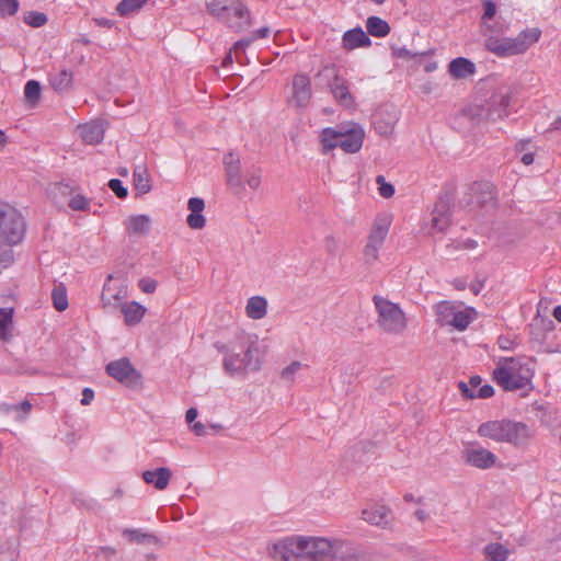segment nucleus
<instances>
[{
	"label": "nucleus",
	"instance_id": "nucleus-23",
	"mask_svg": "<svg viewBox=\"0 0 561 561\" xmlns=\"http://www.w3.org/2000/svg\"><path fill=\"white\" fill-rule=\"evenodd\" d=\"M390 221L387 217H378L370 230L367 243L381 248L388 234Z\"/></svg>",
	"mask_w": 561,
	"mask_h": 561
},
{
	"label": "nucleus",
	"instance_id": "nucleus-19",
	"mask_svg": "<svg viewBox=\"0 0 561 561\" xmlns=\"http://www.w3.org/2000/svg\"><path fill=\"white\" fill-rule=\"evenodd\" d=\"M172 477V471L167 467H160L154 470L142 472V479L147 484H152L157 490L167 489Z\"/></svg>",
	"mask_w": 561,
	"mask_h": 561
},
{
	"label": "nucleus",
	"instance_id": "nucleus-28",
	"mask_svg": "<svg viewBox=\"0 0 561 561\" xmlns=\"http://www.w3.org/2000/svg\"><path fill=\"white\" fill-rule=\"evenodd\" d=\"M247 316L253 320H260L267 313V300L261 296L251 297L245 307Z\"/></svg>",
	"mask_w": 561,
	"mask_h": 561
},
{
	"label": "nucleus",
	"instance_id": "nucleus-36",
	"mask_svg": "<svg viewBox=\"0 0 561 561\" xmlns=\"http://www.w3.org/2000/svg\"><path fill=\"white\" fill-rule=\"evenodd\" d=\"M458 388L461 391L462 396L468 399H488L494 394V389L491 385H483L479 387V390L476 392L470 390L468 383H466L465 381H459Z\"/></svg>",
	"mask_w": 561,
	"mask_h": 561
},
{
	"label": "nucleus",
	"instance_id": "nucleus-5",
	"mask_svg": "<svg viewBox=\"0 0 561 561\" xmlns=\"http://www.w3.org/2000/svg\"><path fill=\"white\" fill-rule=\"evenodd\" d=\"M378 312L377 323L387 333L401 334L407 329V318L398 304H394L379 295L373 297Z\"/></svg>",
	"mask_w": 561,
	"mask_h": 561
},
{
	"label": "nucleus",
	"instance_id": "nucleus-49",
	"mask_svg": "<svg viewBox=\"0 0 561 561\" xmlns=\"http://www.w3.org/2000/svg\"><path fill=\"white\" fill-rule=\"evenodd\" d=\"M19 10V0H0V15H14Z\"/></svg>",
	"mask_w": 561,
	"mask_h": 561
},
{
	"label": "nucleus",
	"instance_id": "nucleus-16",
	"mask_svg": "<svg viewBox=\"0 0 561 561\" xmlns=\"http://www.w3.org/2000/svg\"><path fill=\"white\" fill-rule=\"evenodd\" d=\"M541 32L533 27L520 32L516 37H510L511 48L514 55L525 53L533 44L539 41Z\"/></svg>",
	"mask_w": 561,
	"mask_h": 561
},
{
	"label": "nucleus",
	"instance_id": "nucleus-33",
	"mask_svg": "<svg viewBox=\"0 0 561 561\" xmlns=\"http://www.w3.org/2000/svg\"><path fill=\"white\" fill-rule=\"evenodd\" d=\"M51 88L57 92H66L72 85V72L61 70L56 75L50 76L49 79Z\"/></svg>",
	"mask_w": 561,
	"mask_h": 561
},
{
	"label": "nucleus",
	"instance_id": "nucleus-39",
	"mask_svg": "<svg viewBox=\"0 0 561 561\" xmlns=\"http://www.w3.org/2000/svg\"><path fill=\"white\" fill-rule=\"evenodd\" d=\"M41 92H42V87L38 81H36V80L27 81L24 87L25 101L31 106H34L41 98Z\"/></svg>",
	"mask_w": 561,
	"mask_h": 561
},
{
	"label": "nucleus",
	"instance_id": "nucleus-9",
	"mask_svg": "<svg viewBox=\"0 0 561 561\" xmlns=\"http://www.w3.org/2000/svg\"><path fill=\"white\" fill-rule=\"evenodd\" d=\"M105 371L110 377L130 389H138L142 386L141 374L127 357L110 362L105 367Z\"/></svg>",
	"mask_w": 561,
	"mask_h": 561
},
{
	"label": "nucleus",
	"instance_id": "nucleus-40",
	"mask_svg": "<svg viewBox=\"0 0 561 561\" xmlns=\"http://www.w3.org/2000/svg\"><path fill=\"white\" fill-rule=\"evenodd\" d=\"M51 299L56 310L64 311L68 308L67 290L62 284L54 287L51 291Z\"/></svg>",
	"mask_w": 561,
	"mask_h": 561
},
{
	"label": "nucleus",
	"instance_id": "nucleus-32",
	"mask_svg": "<svg viewBox=\"0 0 561 561\" xmlns=\"http://www.w3.org/2000/svg\"><path fill=\"white\" fill-rule=\"evenodd\" d=\"M483 553L488 561H506L510 550L500 542H491L484 547Z\"/></svg>",
	"mask_w": 561,
	"mask_h": 561
},
{
	"label": "nucleus",
	"instance_id": "nucleus-17",
	"mask_svg": "<svg viewBox=\"0 0 561 561\" xmlns=\"http://www.w3.org/2000/svg\"><path fill=\"white\" fill-rule=\"evenodd\" d=\"M471 194L480 206L493 205L496 198L495 186L489 181H477L470 186Z\"/></svg>",
	"mask_w": 561,
	"mask_h": 561
},
{
	"label": "nucleus",
	"instance_id": "nucleus-7",
	"mask_svg": "<svg viewBox=\"0 0 561 561\" xmlns=\"http://www.w3.org/2000/svg\"><path fill=\"white\" fill-rule=\"evenodd\" d=\"M317 77L323 78L329 85L334 100L345 108H352L355 105V99L350 92V82L342 77L334 65L324 66Z\"/></svg>",
	"mask_w": 561,
	"mask_h": 561
},
{
	"label": "nucleus",
	"instance_id": "nucleus-3",
	"mask_svg": "<svg viewBox=\"0 0 561 561\" xmlns=\"http://www.w3.org/2000/svg\"><path fill=\"white\" fill-rule=\"evenodd\" d=\"M207 12L234 31L250 25V12L241 0H206Z\"/></svg>",
	"mask_w": 561,
	"mask_h": 561
},
{
	"label": "nucleus",
	"instance_id": "nucleus-22",
	"mask_svg": "<svg viewBox=\"0 0 561 561\" xmlns=\"http://www.w3.org/2000/svg\"><path fill=\"white\" fill-rule=\"evenodd\" d=\"M81 137L89 145L100 144L104 138V124L101 121H93L80 126Z\"/></svg>",
	"mask_w": 561,
	"mask_h": 561
},
{
	"label": "nucleus",
	"instance_id": "nucleus-21",
	"mask_svg": "<svg viewBox=\"0 0 561 561\" xmlns=\"http://www.w3.org/2000/svg\"><path fill=\"white\" fill-rule=\"evenodd\" d=\"M506 420H496L482 423L478 428L481 437H488L497 443H504Z\"/></svg>",
	"mask_w": 561,
	"mask_h": 561
},
{
	"label": "nucleus",
	"instance_id": "nucleus-1",
	"mask_svg": "<svg viewBox=\"0 0 561 561\" xmlns=\"http://www.w3.org/2000/svg\"><path fill=\"white\" fill-rule=\"evenodd\" d=\"M276 561H363L359 547L343 538L291 536L273 545Z\"/></svg>",
	"mask_w": 561,
	"mask_h": 561
},
{
	"label": "nucleus",
	"instance_id": "nucleus-34",
	"mask_svg": "<svg viewBox=\"0 0 561 561\" xmlns=\"http://www.w3.org/2000/svg\"><path fill=\"white\" fill-rule=\"evenodd\" d=\"M12 320L13 309L1 308L0 309V339L2 341H9L12 337Z\"/></svg>",
	"mask_w": 561,
	"mask_h": 561
},
{
	"label": "nucleus",
	"instance_id": "nucleus-61",
	"mask_svg": "<svg viewBox=\"0 0 561 561\" xmlns=\"http://www.w3.org/2000/svg\"><path fill=\"white\" fill-rule=\"evenodd\" d=\"M247 184L251 190H257L261 185L260 174H252L251 176H249V179L247 180Z\"/></svg>",
	"mask_w": 561,
	"mask_h": 561
},
{
	"label": "nucleus",
	"instance_id": "nucleus-26",
	"mask_svg": "<svg viewBox=\"0 0 561 561\" xmlns=\"http://www.w3.org/2000/svg\"><path fill=\"white\" fill-rule=\"evenodd\" d=\"M485 48L499 57L514 56L511 48L510 37L490 36L485 39Z\"/></svg>",
	"mask_w": 561,
	"mask_h": 561
},
{
	"label": "nucleus",
	"instance_id": "nucleus-60",
	"mask_svg": "<svg viewBox=\"0 0 561 561\" xmlns=\"http://www.w3.org/2000/svg\"><path fill=\"white\" fill-rule=\"evenodd\" d=\"M94 398V392L91 388H84L82 390V399H81V404L83 405H88L91 403V401L93 400Z\"/></svg>",
	"mask_w": 561,
	"mask_h": 561
},
{
	"label": "nucleus",
	"instance_id": "nucleus-8",
	"mask_svg": "<svg viewBox=\"0 0 561 561\" xmlns=\"http://www.w3.org/2000/svg\"><path fill=\"white\" fill-rule=\"evenodd\" d=\"M512 93L506 91H499L494 93L486 106H476L470 108L472 119L480 122L481 119L495 121L507 115V107L511 104Z\"/></svg>",
	"mask_w": 561,
	"mask_h": 561
},
{
	"label": "nucleus",
	"instance_id": "nucleus-13",
	"mask_svg": "<svg viewBox=\"0 0 561 561\" xmlns=\"http://www.w3.org/2000/svg\"><path fill=\"white\" fill-rule=\"evenodd\" d=\"M451 197L448 194L440 196L432 211V230L437 232L445 231L450 224Z\"/></svg>",
	"mask_w": 561,
	"mask_h": 561
},
{
	"label": "nucleus",
	"instance_id": "nucleus-14",
	"mask_svg": "<svg viewBox=\"0 0 561 561\" xmlns=\"http://www.w3.org/2000/svg\"><path fill=\"white\" fill-rule=\"evenodd\" d=\"M224 164L228 185L237 188V192L242 191L244 184L242 181L240 158L231 151L224 157Z\"/></svg>",
	"mask_w": 561,
	"mask_h": 561
},
{
	"label": "nucleus",
	"instance_id": "nucleus-64",
	"mask_svg": "<svg viewBox=\"0 0 561 561\" xmlns=\"http://www.w3.org/2000/svg\"><path fill=\"white\" fill-rule=\"evenodd\" d=\"M482 379L480 376H471L468 383V387L471 391H474L477 388L481 386Z\"/></svg>",
	"mask_w": 561,
	"mask_h": 561
},
{
	"label": "nucleus",
	"instance_id": "nucleus-47",
	"mask_svg": "<svg viewBox=\"0 0 561 561\" xmlns=\"http://www.w3.org/2000/svg\"><path fill=\"white\" fill-rule=\"evenodd\" d=\"M376 183L378 184V192L385 198H390L394 194V186L391 183L386 182L383 175H378L376 178Z\"/></svg>",
	"mask_w": 561,
	"mask_h": 561
},
{
	"label": "nucleus",
	"instance_id": "nucleus-11",
	"mask_svg": "<svg viewBox=\"0 0 561 561\" xmlns=\"http://www.w3.org/2000/svg\"><path fill=\"white\" fill-rule=\"evenodd\" d=\"M462 458L467 463L479 469L491 468L496 460V456L490 450L479 445H470L462 451Z\"/></svg>",
	"mask_w": 561,
	"mask_h": 561
},
{
	"label": "nucleus",
	"instance_id": "nucleus-27",
	"mask_svg": "<svg viewBox=\"0 0 561 561\" xmlns=\"http://www.w3.org/2000/svg\"><path fill=\"white\" fill-rule=\"evenodd\" d=\"M150 218L147 215H134L126 220V231L129 234H147L150 230Z\"/></svg>",
	"mask_w": 561,
	"mask_h": 561
},
{
	"label": "nucleus",
	"instance_id": "nucleus-18",
	"mask_svg": "<svg viewBox=\"0 0 561 561\" xmlns=\"http://www.w3.org/2000/svg\"><path fill=\"white\" fill-rule=\"evenodd\" d=\"M371 45V39L362 27H355L346 31L342 37V47L345 50H353L359 47H368Z\"/></svg>",
	"mask_w": 561,
	"mask_h": 561
},
{
	"label": "nucleus",
	"instance_id": "nucleus-4",
	"mask_svg": "<svg viewBox=\"0 0 561 561\" xmlns=\"http://www.w3.org/2000/svg\"><path fill=\"white\" fill-rule=\"evenodd\" d=\"M531 373L523 369L515 358H502L493 371V378L505 391L524 389L530 383Z\"/></svg>",
	"mask_w": 561,
	"mask_h": 561
},
{
	"label": "nucleus",
	"instance_id": "nucleus-37",
	"mask_svg": "<svg viewBox=\"0 0 561 561\" xmlns=\"http://www.w3.org/2000/svg\"><path fill=\"white\" fill-rule=\"evenodd\" d=\"M456 311V307L447 301L439 302L436 306L437 322L444 325H451L453 317Z\"/></svg>",
	"mask_w": 561,
	"mask_h": 561
},
{
	"label": "nucleus",
	"instance_id": "nucleus-54",
	"mask_svg": "<svg viewBox=\"0 0 561 561\" xmlns=\"http://www.w3.org/2000/svg\"><path fill=\"white\" fill-rule=\"evenodd\" d=\"M187 207L191 213H202L205 208V202L199 197H192L188 199Z\"/></svg>",
	"mask_w": 561,
	"mask_h": 561
},
{
	"label": "nucleus",
	"instance_id": "nucleus-52",
	"mask_svg": "<svg viewBox=\"0 0 561 561\" xmlns=\"http://www.w3.org/2000/svg\"><path fill=\"white\" fill-rule=\"evenodd\" d=\"M380 248L367 243L364 249V260L368 265L374 264L378 260V251Z\"/></svg>",
	"mask_w": 561,
	"mask_h": 561
},
{
	"label": "nucleus",
	"instance_id": "nucleus-59",
	"mask_svg": "<svg viewBox=\"0 0 561 561\" xmlns=\"http://www.w3.org/2000/svg\"><path fill=\"white\" fill-rule=\"evenodd\" d=\"M539 323H540V324H541L546 330H552V329H553V325H554L553 321H552V320H550V319H543V318L538 319V318H536V319L534 320V323H531V324H530V328H531V329H534V328H535V327H537Z\"/></svg>",
	"mask_w": 561,
	"mask_h": 561
},
{
	"label": "nucleus",
	"instance_id": "nucleus-44",
	"mask_svg": "<svg viewBox=\"0 0 561 561\" xmlns=\"http://www.w3.org/2000/svg\"><path fill=\"white\" fill-rule=\"evenodd\" d=\"M24 22L33 27H41L46 24L47 15L43 12L30 11L24 15Z\"/></svg>",
	"mask_w": 561,
	"mask_h": 561
},
{
	"label": "nucleus",
	"instance_id": "nucleus-53",
	"mask_svg": "<svg viewBox=\"0 0 561 561\" xmlns=\"http://www.w3.org/2000/svg\"><path fill=\"white\" fill-rule=\"evenodd\" d=\"M300 362H293L290 365H288L282 370V378L286 380H291L294 375L300 369Z\"/></svg>",
	"mask_w": 561,
	"mask_h": 561
},
{
	"label": "nucleus",
	"instance_id": "nucleus-46",
	"mask_svg": "<svg viewBox=\"0 0 561 561\" xmlns=\"http://www.w3.org/2000/svg\"><path fill=\"white\" fill-rule=\"evenodd\" d=\"M391 54H392L393 58L405 59V60H410L417 56L425 55V53H419V51L413 53V51L407 49L405 47H399L396 45L391 46Z\"/></svg>",
	"mask_w": 561,
	"mask_h": 561
},
{
	"label": "nucleus",
	"instance_id": "nucleus-50",
	"mask_svg": "<svg viewBox=\"0 0 561 561\" xmlns=\"http://www.w3.org/2000/svg\"><path fill=\"white\" fill-rule=\"evenodd\" d=\"M186 222L192 229H203L206 225V219L202 213H191L186 217Z\"/></svg>",
	"mask_w": 561,
	"mask_h": 561
},
{
	"label": "nucleus",
	"instance_id": "nucleus-51",
	"mask_svg": "<svg viewBox=\"0 0 561 561\" xmlns=\"http://www.w3.org/2000/svg\"><path fill=\"white\" fill-rule=\"evenodd\" d=\"M111 191L115 193L118 198H125L128 195L127 188L123 185L118 179H111L107 183Z\"/></svg>",
	"mask_w": 561,
	"mask_h": 561
},
{
	"label": "nucleus",
	"instance_id": "nucleus-55",
	"mask_svg": "<svg viewBox=\"0 0 561 561\" xmlns=\"http://www.w3.org/2000/svg\"><path fill=\"white\" fill-rule=\"evenodd\" d=\"M374 125H375V129L376 131L379 134V135H389L391 134L392 129H393V124L391 123H385L380 119H376L374 122Z\"/></svg>",
	"mask_w": 561,
	"mask_h": 561
},
{
	"label": "nucleus",
	"instance_id": "nucleus-12",
	"mask_svg": "<svg viewBox=\"0 0 561 561\" xmlns=\"http://www.w3.org/2000/svg\"><path fill=\"white\" fill-rule=\"evenodd\" d=\"M365 133L358 124H353L351 128L341 126V139L337 147L347 153H355L360 150Z\"/></svg>",
	"mask_w": 561,
	"mask_h": 561
},
{
	"label": "nucleus",
	"instance_id": "nucleus-25",
	"mask_svg": "<svg viewBox=\"0 0 561 561\" xmlns=\"http://www.w3.org/2000/svg\"><path fill=\"white\" fill-rule=\"evenodd\" d=\"M448 71L456 79H465L476 72V65L467 58L457 57L450 61Z\"/></svg>",
	"mask_w": 561,
	"mask_h": 561
},
{
	"label": "nucleus",
	"instance_id": "nucleus-56",
	"mask_svg": "<svg viewBox=\"0 0 561 561\" xmlns=\"http://www.w3.org/2000/svg\"><path fill=\"white\" fill-rule=\"evenodd\" d=\"M3 410L5 412H10V411H23L24 413H28L32 409V404L30 401L25 400L23 401L22 403L20 404H13V405H8V404H3L2 405Z\"/></svg>",
	"mask_w": 561,
	"mask_h": 561
},
{
	"label": "nucleus",
	"instance_id": "nucleus-29",
	"mask_svg": "<svg viewBox=\"0 0 561 561\" xmlns=\"http://www.w3.org/2000/svg\"><path fill=\"white\" fill-rule=\"evenodd\" d=\"M134 186L138 194H147L151 191L150 179L144 165H137L133 172Z\"/></svg>",
	"mask_w": 561,
	"mask_h": 561
},
{
	"label": "nucleus",
	"instance_id": "nucleus-31",
	"mask_svg": "<svg viewBox=\"0 0 561 561\" xmlns=\"http://www.w3.org/2000/svg\"><path fill=\"white\" fill-rule=\"evenodd\" d=\"M123 536L126 537L130 542L140 545H157L159 542V539L154 535L144 533L141 529L126 528L123 530Z\"/></svg>",
	"mask_w": 561,
	"mask_h": 561
},
{
	"label": "nucleus",
	"instance_id": "nucleus-20",
	"mask_svg": "<svg viewBox=\"0 0 561 561\" xmlns=\"http://www.w3.org/2000/svg\"><path fill=\"white\" fill-rule=\"evenodd\" d=\"M390 510L383 505H371L362 511V519L365 522L385 527L389 524Z\"/></svg>",
	"mask_w": 561,
	"mask_h": 561
},
{
	"label": "nucleus",
	"instance_id": "nucleus-2",
	"mask_svg": "<svg viewBox=\"0 0 561 561\" xmlns=\"http://www.w3.org/2000/svg\"><path fill=\"white\" fill-rule=\"evenodd\" d=\"M214 346L224 355L222 367L229 376L233 377L248 370L260 369L259 359H253V351H256L254 343L248 341L227 344L217 342Z\"/></svg>",
	"mask_w": 561,
	"mask_h": 561
},
{
	"label": "nucleus",
	"instance_id": "nucleus-48",
	"mask_svg": "<svg viewBox=\"0 0 561 561\" xmlns=\"http://www.w3.org/2000/svg\"><path fill=\"white\" fill-rule=\"evenodd\" d=\"M90 201L83 195L77 194L70 198L68 206L76 211H84L89 208Z\"/></svg>",
	"mask_w": 561,
	"mask_h": 561
},
{
	"label": "nucleus",
	"instance_id": "nucleus-30",
	"mask_svg": "<svg viewBox=\"0 0 561 561\" xmlns=\"http://www.w3.org/2000/svg\"><path fill=\"white\" fill-rule=\"evenodd\" d=\"M366 28L374 37H385L390 33V25L379 16H369L366 21Z\"/></svg>",
	"mask_w": 561,
	"mask_h": 561
},
{
	"label": "nucleus",
	"instance_id": "nucleus-63",
	"mask_svg": "<svg viewBox=\"0 0 561 561\" xmlns=\"http://www.w3.org/2000/svg\"><path fill=\"white\" fill-rule=\"evenodd\" d=\"M191 430L194 432L195 435L197 436H203L206 434V427L203 423L201 422H195L192 426H191Z\"/></svg>",
	"mask_w": 561,
	"mask_h": 561
},
{
	"label": "nucleus",
	"instance_id": "nucleus-35",
	"mask_svg": "<svg viewBox=\"0 0 561 561\" xmlns=\"http://www.w3.org/2000/svg\"><path fill=\"white\" fill-rule=\"evenodd\" d=\"M341 139V126L339 129L327 127L321 131V142L323 152L327 153L330 150L337 148L339 140Z\"/></svg>",
	"mask_w": 561,
	"mask_h": 561
},
{
	"label": "nucleus",
	"instance_id": "nucleus-41",
	"mask_svg": "<svg viewBox=\"0 0 561 561\" xmlns=\"http://www.w3.org/2000/svg\"><path fill=\"white\" fill-rule=\"evenodd\" d=\"M11 243L0 239V270L9 267L14 262V253Z\"/></svg>",
	"mask_w": 561,
	"mask_h": 561
},
{
	"label": "nucleus",
	"instance_id": "nucleus-45",
	"mask_svg": "<svg viewBox=\"0 0 561 561\" xmlns=\"http://www.w3.org/2000/svg\"><path fill=\"white\" fill-rule=\"evenodd\" d=\"M483 4V14L481 16V23L484 26H488V21L492 20L496 13V1L497 0H481Z\"/></svg>",
	"mask_w": 561,
	"mask_h": 561
},
{
	"label": "nucleus",
	"instance_id": "nucleus-42",
	"mask_svg": "<svg viewBox=\"0 0 561 561\" xmlns=\"http://www.w3.org/2000/svg\"><path fill=\"white\" fill-rule=\"evenodd\" d=\"M471 321H472V318L470 317V314L467 311L456 309L454 317H453L451 327H454L455 329H457L459 331H462V330L467 329V327L470 324Z\"/></svg>",
	"mask_w": 561,
	"mask_h": 561
},
{
	"label": "nucleus",
	"instance_id": "nucleus-58",
	"mask_svg": "<svg viewBox=\"0 0 561 561\" xmlns=\"http://www.w3.org/2000/svg\"><path fill=\"white\" fill-rule=\"evenodd\" d=\"M324 247H325L327 252L332 256H334L336 254L337 249H339L337 241L335 240V238L333 236L325 237Z\"/></svg>",
	"mask_w": 561,
	"mask_h": 561
},
{
	"label": "nucleus",
	"instance_id": "nucleus-43",
	"mask_svg": "<svg viewBox=\"0 0 561 561\" xmlns=\"http://www.w3.org/2000/svg\"><path fill=\"white\" fill-rule=\"evenodd\" d=\"M73 191H75V187L72 185H70V183L64 182V181L54 183L49 187V193L51 195H54L55 198L57 196H62V197L69 196L72 194Z\"/></svg>",
	"mask_w": 561,
	"mask_h": 561
},
{
	"label": "nucleus",
	"instance_id": "nucleus-24",
	"mask_svg": "<svg viewBox=\"0 0 561 561\" xmlns=\"http://www.w3.org/2000/svg\"><path fill=\"white\" fill-rule=\"evenodd\" d=\"M121 311L124 314L126 325L138 324L146 313V308L137 301L122 304Z\"/></svg>",
	"mask_w": 561,
	"mask_h": 561
},
{
	"label": "nucleus",
	"instance_id": "nucleus-10",
	"mask_svg": "<svg viewBox=\"0 0 561 561\" xmlns=\"http://www.w3.org/2000/svg\"><path fill=\"white\" fill-rule=\"evenodd\" d=\"M312 99L310 78L306 73H297L293 77L290 94L287 104L296 110L307 108Z\"/></svg>",
	"mask_w": 561,
	"mask_h": 561
},
{
	"label": "nucleus",
	"instance_id": "nucleus-15",
	"mask_svg": "<svg viewBox=\"0 0 561 561\" xmlns=\"http://www.w3.org/2000/svg\"><path fill=\"white\" fill-rule=\"evenodd\" d=\"M530 437L531 432L525 423L506 420L504 443L523 446L527 444Z\"/></svg>",
	"mask_w": 561,
	"mask_h": 561
},
{
	"label": "nucleus",
	"instance_id": "nucleus-38",
	"mask_svg": "<svg viewBox=\"0 0 561 561\" xmlns=\"http://www.w3.org/2000/svg\"><path fill=\"white\" fill-rule=\"evenodd\" d=\"M126 297H127V286L126 285H122L116 291L113 293V289L111 288L108 283L104 284L101 299L105 306L110 305L112 299H114L116 301H122Z\"/></svg>",
	"mask_w": 561,
	"mask_h": 561
},
{
	"label": "nucleus",
	"instance_id": "nucleus-62",
	"mask_svg": "<svg viewBox=\"0 0 561 561\" xmlns=\"http://www.w3.org/2000/svg\"><path fill=\"white\" fill-rule=\"evenodd\" d=\"M94 23L98 25V26H101V27H107V28H111L112 26H114V21L110 20V19H105V18H94L93 19Z\"/></svg>",
	"mask_w": 561,
	"mask_h": 561
},
{
	"label": "nucleus",
	"instance_id": "nucleus-6",
	"mask_svg": "<svg viewBox=\"0 0 561 561\" xmlns=\"http://www.w3.org/2000/svg\"><path fill=\"white\" fill-rule=\"evenodd\" d=\"M25 232L22 215L9 204L0 202V239L20 243Z\"/></svg>",
	"mask_w": 561,
	"mask_h": 561
},
{
	"label": "nucleus",
	"instance_id": "nucleus-57",
	"mask_svg": "<svg viewBox=\"0 0 561 561\" xmlns=\"http://www.w3.org/2000/svg\"><path fill=\"white\" fill-rule=\"evenodd\" d=\"M138 285L139 288L146 294H151L157 288V282L151 278H141Z\"/></svg>",
	"mask_w": 561,
	"mask_h": 561
}]
</instances>
